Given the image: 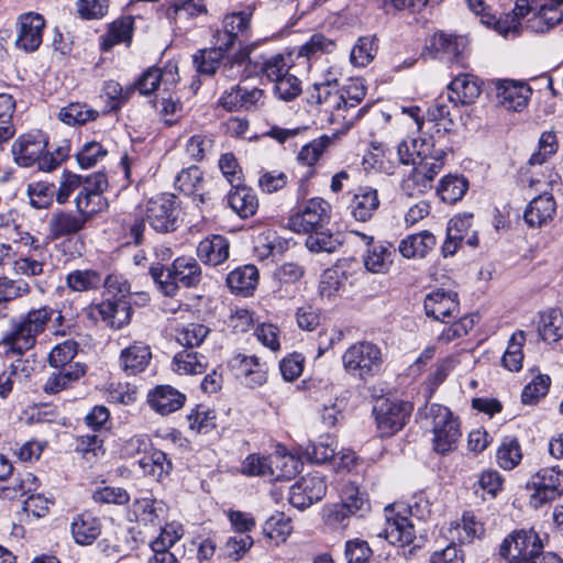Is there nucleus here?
I'll list each match as a JSON object with an SVG mask.
<instances>
[{
    "mask_svg": "<svg viewBox=\"0 0 563 563\" xmlns=\"http://www.w3.org/2000/svg\"><path fill=\"white\" fill-rule=\"evenodd\" d=\"M78 352V343L74 340H66L55 345L48 354V364L51 367L63 369L75 365L71 363Z\"/></svg>",
    "mask_w": 563,
    "mask_h": 563,
    "instance_id": "6e6d98bb",
    "label": "nucleus"
},
{
    "mask_svg": "<svg viewBox=\"0 0 563 563\" xmlns=\"http://www.w3.org/2000/svg\"><path fill=\"white\" fill-rule=\"evenodd\" d=\"M86 365L75 363L70 367L63 369L56 368L46 379L43 385V391L47 395H56L65 389L73 387L85 374Z\"/></svg>",
    "mask_w": 563,
    "mask_h": 563,
    "instance_id": "c85d7f7f",
    "label": "nucleus"
},
{
    "mask_svg": "<svg viewBox=\"0 0 563 563\" xmlns=\"http://www.w3.org/2000/svg\"><path fill=\"white\" fill-rule=\"evenodd\" d=\"M66 282L74 291H88L106 287V278L93 269L73 271L67 275Z\"/></svg>",
    "mask_w": 563,
    "mask_h": 563,
    "instance_id": "79ce46f5",
    "label": "nucleus"
},
{
    "mask_svg": "<svg viewBox=\"0 0 563 563\" xmlns=\"http://www.w3.org/2000/svg\"><path fill=\"white\" fill-rule=\"evenodd\" d=\"M307 101L319 106L330 114L332 122L342 121L347 128L352 126L365 112V107L354 111V104L347 107L344 95L336 88L312 84L307 89Z\"/></svg>",
    "mask_w": 563,
    "mask_h": 563,
    "instance_id": "39448f33",
    "label": "nucleus"
},
{
    "mask_svg": "<svg viewBox=\"0 0 563 563\" xmlns=\"http://www.w3.org/2000/svg\"><path fill=\"white\" fill-rule=\"evenodd\" d=\"M308 234L306 246L310 252L333 253L341 246V241L329 232L316 230Z\"/></svg>",
    "mask_w": 563,
    "mask_h": 563,
    "instance_id": "338daca9",
    "label": "nucleus"
},
{
    "mask_svg": "<svg viewBox=\"0 0 563 563\" xmlns=\"http://www.w3.org/2000/svg\"><path fill=\"white\" fill-rule=\"evenodd\" d=\"M228 49L229 48H222L221 45H217L210 49L199 51L194 56L197 70L200 74L213 75L220 68Z\"/></svg>",
    "mask_w": 563,
    "mask_h": 563,
    "instance_id": "09e8293b",
    "label": "nucleus"
},
{
    "mask_svg": "<svg viewBox=\"0 0 563 563\" xmlns=\"http://www.w3.org/2000/svg\"><path fill=\"white\" fill-rule=\"evenodd\" d=\"M529 12L519 20L526 19V27L532 33H545L563 22V0H544L539 5L529 2ZM521 23V21H519ZM522 24H520V30Z\"/></svg>",
    "mask_w": 563,
    "mask_h": 563,
    "instance_id": "f3484780",
    "label": "nucleus"
},
{
    "mask_svg": "<svg viewBox=\"0 0 563 563\" xmlns=\"http://www.w3.org/2000/svg\"><path fill=\"white\" fill-rule=\"evenodd\" d=\"M418 413L426 420V424L431 427L433 449L437 453L446 454L456 448L461 438L460 424L448 407L431 404L424 406Z\"/></svg>",
    "mask_w": 563,
    "mask_h": 563,
    "instance_id": "20e7f679",
    "label": "nucleus"
},
{
    "mask_svg": "<svg viewBox=\"0 0 563 563\" xmlns=\"http://www.w3.org/2000/svg\"><path fill=\"white\" fill-rule=\"evenodd\" d=\"M220 104L229 111L253 110L264 103V91L260 88L240 86L225 91L220 98Z\"/></svg>",
    "mask_w": 563,
    "mask_h": 563,
    "instance_id": "5701e85b",
    "label": "nucleus"
},
{
    "mask_svg": "<svg viewBox=\"0 0 563 563\" xmlns=\"http://www.w3.org/2000/svg\"><path fill=\"white\" fill-rule=\"evenodd\" d=\"M532 507L539 508L563 494V470L560 466L540 468L526 485Z\"/></svg>",
    "mask_w": 563,
    "mask_h": 563,
    "instance_id": "6e6552de",
    "label": "nucleus"
},
{
    "mask_svg": "<svg viewBox=\"0 0 563 563\" xmlns=\"http://www.w3.org/2000/svg\"><path fill=\"white\" fill-rule=\"evenodd\" d=\"M130 286L117 275H108V320L112 328H122L131 319L132 307L129 300Z\"/></svg>",
    "mask_w": 563,
    "mask_h": 563,
    "instance_id": "f8f14e48",
    "label": "nucleus"
},
{
    "mask_svg": "<svg viewBox=\"0 0 563 563\" xmlns=\"http://www.w3.org/2000/svg\"><path fill=\"white\" fill-rule=\"evenodd\" d=\"M424 313L428 318L442 323H450L460 316L457 294L452 290L438 288L426 295L423 300Z\"/></svg>",
    "mask_w": 563,
    "mask_h": 563,
    "instance_id": "a211bd4d",
    "label": "nucleus"
},
{
    "mask_svg": "<svg viewBox=\"0 0 563 563\" xmlns=\"http://www.w3.org/2000/svg\"><path fill=\"white\" fill-rule=\"evenodd\" d=\"M47 146L46 134L35 130L20 135L12 144L11 153L20 167H31L36 164L40 169V163L44 158Z\"/></svg>",
    "mask_w": 563,
    "mask_h": 563,
    "instance_id": "dca6fc26",
    "label": "nucleus"
},
{
    "mask_svg": "<svg viewBox=\"0 0 563 563\" xmlns=\"http://www.w3.org/2000/svg\"><path fill=\"white\" fill-rule=\"evenodd\" d=\"M454 100L448 96H439L428 108L427 115L430 121L442 123L444 129L453 124L452 112Z\"/></svg>",
    "mask_w": 563,
    "mask_h": 563,
    "instance_id": "680f3d73",
    "label": "nucleus"
},
{
    "mask_svg": "<svg viewBox=\"0 0 563 563\" xmlns=\"http://www.w3.org/2000/svg\"><path fill=\"white\" fill-rule=\"evenodd\" d=\"M468 183L464 177L448 175L443 177L438 187V195L443 202L453 205L466 194Z\"/></svg>",
    "mask_w": 563,
    "mask_h": 563,
    "instance_id": "49530a36",
    "label": "nucleus"
},
{
    "mask_svg": "<svg viewBox=\"0 0 563 563\" xmlns=\"http://www.w3.org/2000/svg\"><path fill=\"white\" fill-rule=\"evenodd\" d=\"M357 235H360L366 244V250L362 255L366 271L373 274L387 273L393 263L390 246L382 242L375 243L373 236H367L364 233L357 232Z\"/></svg>",
    "mask_w": 563,
    "mask_h": 563,
    "instance_id": "b1692460",
    "label": "nucleus"
},
{
    "mask_svg": "<svg viewBox=\"0 0 563 563\" xmlns=\"http://www.w3.org/2000/svg\"><path fill=\"white\" fill-rule=\"evenodd\" d=\"M543 549L540 536L533 529L514 531L500 545V555L510 563H527Z\"/></svg>",
    "mask_w": 563,
    "mask_h": 563,
    "instance_id": "9b49d317",
    "label": "nucleus"
},
{
    "mask_svg": "<svg viewBox=\"0 0 563 563\" xmlns=\"http://www.w3.org/2000/svg\"><path fill=\"white\" fill-rule=\"evenodd\" d=\"M336 49L333 38L322 33H314L297 51L298 58H306L308 62L320 58L324 54H331Z\"/></svg>",
    "mask_w": 563,
    "mask_h": 563,
    "instance_id": "ea45409f",
    "label": "nucleus"
},
{
    "mask_svg": "<svg viewBox=\"0 0 563 563\" xmlns=\"http://www.w3.org/2000/svg\"><path fill=\"white\" fill-rule=\"evenodd\" d=\"M497 104L508 111H521L527 107L532 90L525 81L514 79L493 80Z\"/></svg>",
    "mask_w": 563,
    "mask_h": 563,
    "instance_id": "6ab92c4d",
    "label": "nucleus"
},
{
    "mask_svg": "<svg viewBox=\"0 0 563 563\" xmlns=\"http://www.w3.org/2000/svg\"><path fill=\"white\" fill-rule=\"evenodd\" d=\"M430 45L437 52L445 53L457 59L463 52L464 40L462 37L439 32L432 35Z\"/></svg>",
    "mask_w": 563,
    "mask_h": 563,
    "instance_id": "e2e57ef3",
    "label": "nucleus"
},
{
    "mask_svg": "<svg viewBox=\"0 0 563 563\" xmlns=\"http://www.w3.org/2000/svg\"><path fill=\"white\" fill-rule=\"evenodd\" d=\"M179 80L176 63L168 62L163 68H147L136 82V88L142 95H150L163 87L168 92Z\"/></svg>",
    "mask_w": 563,
    "mask_h": 563,
    "instance_id": "4be33fe9",
    "label": "nucleus"
},
{
    "mask_svg": "<svg viewBox=\"0 0 563 563\" xmlns=\"http://www.w3.org/2000/svg\"><path fill=\"white\" fill-rule=\"evenodd\" d=\"M143 474L161 481L165 475L172 471V462L167 460L163 451L155 450L148 455H144L137 462Z\"/></svg>",
    "mask_w": 563,
    "mask_h": 563,
    "instance_id": "c03bdc74",
    "label": "nucleus"
},
{
    "mask_svg": "<svg viewBox=\"0 0 563 563\" xmlns=\"http://www.w3.org/2000/svg\"><path fill=\"white\" fill-rule=\"evenodd\" d=\"M70 530L76 543L87 545L101 533V522L92 512L84 511L73 519Z\"/></svg>",
    "mask_w": 563,
    "mask_h": 563,
    "instance_id": "2f4dec72",
    "label": "nucleus"
},
{
    "mask_svg": "<svg viewBox=\"0 0 563 563\" xmlns=\"http://www.w3.org/2000/svg\"><path fill=\"white\" fill-rule=\"evenodd\" d=\"M147 399L153 410L166 416L179 410L185 405L186 396L169 385H159L148 393Z\"/></svg>",
    "mask_w": 563,
    "mask_h": 563,
    "instance_id": "a878e982",
    "label": "nucleus"
},
{
    "mask_svg": "<svg viewBox=\"0 0 563 563\" xmlns=\"http://www.w3.org/2000/svg\"><path fill=\"white\" fill-rule=\"evenodd\" d=\"M253 12L245 9L228 13L222 19V29L214 34L216 45L222 48H231L241 36H247L251 30V18Z\"/></svg>",
    "mask_w": 563,
    "mask_h": 563,
    "instance_id": "412c9836",
    "label": "nucleus"
},
{
    "mask_svg": "<svg viewBox=\"0 0 563 563\" xmlns=\"http://www.w3.org/2000/svg\"><path fill=\"white\" fill-rule=\"evenodd\" d=\"M525 342V334L522 331L516 332L511 335L506 352L503 356V365L511 371L517 372L522 367L523 353L522 345Z\"/></svg>",
    "mask_w": 563,
    "mask_h": 563,
    "instance_id": "bf43d9fd",
    "label": "nucleus"
},
{
    "mask_svg": "<svg viewBox=\"0 0 563 563\" xmlns=\"http://www.w3.org/2000/svg\"><path fill=\"white\" fill-rule=\"evenodd\" d=\"M522 453L519 441L512 437H506L497 450V463L506 470H514L521 461Z\"/></svg>",
    "mask_w": 563,
    "mask_h": 563,
    "instance_id": "864d4df0",
    "label": "nucleus"
},
{
    "mask_svg": "<svg viewBox=\"0 0 563 563\" xmlns=\"http://www.w3.org/2000/svg\"><path fill=\"white\" fill-rule=\"evenodd\" d=\"M208 333L209 329L203 324L189 323L177 330L176 340L180 345L191 350L195 346H199Z\"/></svg>",
    "mask_w": 563,
    "mask_h": 563,
    "instance_id": "69168bd1",
    "label": "nucleus"
},
{
    "mask_svg": "<svg viewBox=\"0 0 563 563\" xmlns=\"http://www.w3.org/2000/svg\"><path fill=\"white\" fill-rule=\"evenodd\" d=\"M386 526L383 533L391 544L400 547L409 545L416 538L413 523L408 518L409 507L402 504H395L385 507Z\"/></svg>",
    "mask_w": 563,
    "mask_h": 563,
    "instance_id": "ddd939ff",
    "label": "nucleus"
},
{
    "mask_svg": "<svg viewBox=\"0 0 563 563\" xmlns=\"http://www.w3.org/2000/svg\"><path fill=\"white\" fill-rule=\"evenodd\" d=\"M241 473L245 476L273 477V459L256 453L250 454L242 462Z\"/></svg>",
    "mask_w": 563,
    "mask_h": 563,
    "instance_id": "5fc2aeb1",
    "label": "nucleus"
},
{
    "mask_svg": "<svg viewBox=\"0 0 563 563\" xmlns=\"http://www.w3.org/2000/svg\"><path fill=\"white\" fill-rule=\"evenodd\" d=\"M37 487V477L30 472H25L14 477L10 484L0 487V499L16 500L36 492Z\"/></svg>",
    "mask_w": 563,
    "mask_h": 563,
    "instance_id": "e433bc0d",
    "label": "nucleus"
},
{
    "mask_svg": "<svg viewBox=\"0 0 563 563\" xmlns=\"http://www.w3.org/2000/svg\"><path fill=\"white\" fill-rule=\"evenodd\" d=\"M412 411V405L404 400L385 399L375 408L377 429L382 437H391L407 423Z\"/></svg>",
    "mask_w": 563,
    "mask_h": 563,
    "instance_id": "2eb2a0df",
    "label": "nucleus"
},
{
    "mask_svg": "<svg viewBox=\"0 0 563 563\" xmlns=\"http://www.w3.org/2000/svg\"><path fill=\"white\" fill-rule=\"evenodd\" d=\"M435 244V236L430 231H421L401 240L398 250L406 258H423Z\"/></svg>",
    "mask_w": 563,
    "mask_h": 563,
    "instance_id": "72a5a7b5",
    "label": "nucleus"
},
{
    "mask_svg": "<svg viewBox=\"0 0 563 563\" xmlns=\"http://www.w3.org/2000/svg\"><path fill=\"white\" fill-rule=\"evenodd\" d=\"M378 207V194L372 187L358 188L350 203L351 214L355 220L363 222L369 220Z\"/></svg>",
    "mask_w": 563,
    "mask_h": 563,
    "instance_id": "473e14b6",
    "label": "nucleus"
},
{
    "mask_svg": "<svg viewBox=\"0 0 563 563\" xmlns=\"http://www.w3.org/2000/svg\"><path fill=\"white\" fill-rule=\"evenodd\" d=\"M189 428L196 433H207L216 427V416L207 407L199 405L187 416Z\"/></svg>",
    "mask_w": 563,
    "mask_h": 563,
    "instance_id": "774afa93",
    "label": "nucleus"
},
{
    "mask_svg": "<svg viewBox=\"0 0 563 563\" xmlns=\"http://www.w3.org/2000/svg\"><path fill=\"white\" fill-rule=\"evenodd\" d=\"M172 366L179 375H198L207 369L208 362L202 354L185 349L175 354Z\"/></svg>",
    "mask_w": 563,
    "mask_h": 563,
    "instance_id": "4c0bfd02",
    "label": "nucleus"
},
{
    "mask_svg": "<svg viewBox=\"0 0 563 563\" xmlns=\"http://www.w3.org/2000/svg\"><path fill=\"white\" fill-rule=\"evenodd\" d=\"M30 291L31 287L24 279H11L7 276L0 277V305L21 298Z\"/></svg>",
    "mask_w": 563,
    "mask_h": 563,
    "instance_id": "0e129e2a",
    "label": "nucleus"
},
{
    "mask_svg": "<svg viewBox=\"0 0 563 563\" xmlns=\"http://www.w3.org/2000/svg\"><path fill=\"white\" fill-rule=\"evenodd\" d=\"M26 194L30 205L35 209H47L53 205L55 184L47 180H38L27 184Z\"/></svg>",
    "mask_w": 563,
    "mask_h": 563,
    "instance_id": "a18cd8bd",
    "label": "nucleus"
},
{
    "mask_svg": "<svg viewBox=\"0 0 563 563\" xmlns=\"http://www.w3.org/2000/svg\"><path fill=\"white\" fill-rule=\"evenodd\" d=\"M150 274L161 292L174 297L179 286L196 288L202 280V269L198 261L189 256H179L173 261L167 269L162 266H152Z\"/></svg>",
    "mask_w": 563,
    "mask_h": 563,
    "instance_id": "7ed1b4c3",
    "label": "nucleus"
},
{
    "mask_svg": "<svg viewBox=\"0 0 563 563\" xmlns=\"http://www.w3.org/2000/svg\"><path fill=\"white\" fill-rule=\"evenodd\" d=\"M152 357L150 347L135 343L122 350L120 363L125 372L135 374L145 369Z\"/></svg>",
    "mask_w": 563,
    "mask_h": 563,
    "instance_id": "58836bf2",
    "label": "nucleus"
},
{
    "mask_svg": "<svg viewBox=\"0 0 563 563\" xmlns=\"http://www.w3.org/2000/svg\"><path fill=\"white\" fill-rule=\"evenodd\" d=\"M346 275L338 267L328 268L321 275L319 283V295L331 300L345 290Z\"/></svg>",
    "mask_w": 563,
    "mask_h": 563,
    "instance_id": "a19ab883",
    "label": "nucleus"
},
{
    "mask_svg": "<svg viewBox=\"0 0 563 563\" xmlns=\"http://www.w3.org/2000/svg\"><path fill=\"white\" fill-rule=\"evenodd\" d=\"M377 48L376 38L374 36L360 37L351 51V63L360 67L368 65L374 59Z\"/></svg>",
    "mask_w": 563,
    "mask_h": 563,
    "instance_id": "13d9d810",
    "label": "nucleus"
},
{
    "mask_svg": "<svg viewBox=\"0 0 563 563\" xmlns=\"http://www.w3.org/2000/svg\"><path fill=\"white\" fill-rule=\"evenodd\" d=\"M106 175L102 172L88 176L81 191L76 197L79 214L59 211L52 216L48 222L49 235L53 239L76 234L84 229L88 217L102 210Z\"/></svg>",
    "mask_w": 563,
    "mask_h": 563,
    "instance_id": "f03ea898",
    "label": "nucleus"
},
{
    "mask_svg": "<svg viewBox=\"0 0 563 563\" xmlns=\"http://www.w3.org/2000/svg\"><path fill=\"white\" fill-rule=\"evenodd\" d=\"M292 531L290 518L284 512L272 515L263 525V533L277 544L285 542Z\"/></svg>",
    "mask_w": 563,
    "mask_h": 563,
    "instance_id": "3c124183",
    "label": "nucleus"
},
{
    "mask_svg": "<svg viewBox=\"0 0 563 563\" xmlns=\"http://www.w3.org/2000/svg\"><path fill=\"white\" fill-rule=\"evenodd\" d=\"M134 512L139 522L157 526L164 520L165 507L162 501L143 498L135 503Z\"/></svg>",
    "mask_w": 563,
    "mask_h": 563,
    "instance_id": "de8ad7c7",
    "label": "nucleus"
},
{
    "mask_svg": "<svg viewBox=\"0 0 563 563\" xmlns=\"http://www.w3.org/2000/svg\"><path fill=\"white\" fill-rule=\"evenodd\" d=\"M481 93L482 84L477 77L471 74H461L449 85V95L454 100V106L472 104Z\"/></svg>",
    "mask_w": 563,
    "mask_h": 563,
    "instance_id": "bb28decb",
    "label": "nucleus"
},
{
    "mask_svg": "<svg viewBox=\"0 0 563 563\" xmlns=\"http://www.w3.org/2000/svg\"><path fill=\"white\" fill-rule=\"evenodd\" d=\"M51 322L55 335L65 336L75 327L71 317H67L62 310L44 305L11 318L9 329L3 333L1 343L11 352L23 355L36 345L37 336L46 331Z\"/></svg>",
    "mask_w": 563,
    "mask_h": 563,
    "instance_id": "f257e3e1",
    "label": "nucleus"
},
{
    "mask_svg": "<svg viewBox=\"0 0 563 563\" xmlns=\"http://www.w3.org/2000/svg\"><path fill=\"white\" fill-rule=\"evenodd\" d=\"M329 143V137H320L318 140H313L312 142L303 145L300 148L297 155V161L301 165L309 167L306 177L312 176L313 170L311 168L319 161L320 156L322 155L323 151L325 150Z\"/></svg>",
    "mask_w": 563,
    "mask_h": 563,
    "instance_id": "052dcab7",
    "label": "nucleus"
},
{
    "mask_svg": "<svg viewBox=\"0 0 563 563\" xmlns=\"http://www.w3.org/2000/svg\"><path fill=\"white\" fill-rule=\"evenodd\" d=\"M325 492L327 485L323 476L313 473L301 477L290 487L288 499L294 507L305 509L322 499Z\"/></svg>",
    "mask_w": 563,
    "mask_h": 563,
    "instance_id": "aec40b11",
    "label": "nucleus"
},
{
    "mask_svg": "<svg viewBox=\"0 0 563 563\" xmlns=\"http://www.w3.org/2000/svg\"><path fill=\"white\" fill-rule=\"evenodd\" d=\"M538 331L543 341L554 343L563 338V313L551 309L541 314Z\"/></svg>",
    "mask_w": 563,
    "mask_h": 563,
    "instance_id": "37998d69",
    "label": "nucleus"
},
{
    "mask_svg": "<svg viewBox=\"0 0 563 563\" xmlns=\"http://www.w3.org/2000/svg\"><path fill=\"white\" fill-rule=\"evenodd\" d=\"M383 362L380 347L368 341L355 342L342 354L345 373L361 380H366L378 374Z\"/></svg>",
    "mask_w": 563,
    "mask_h": 563,
    "instance_id": "423d86ee",
    "label": "nucleus"
},
{
    "mask_svg": "<svg viewBox=\"0 0 563 563\" xmlns=\"http://www.w3.org/2000/svg\"><path fill=\"white\" fill-rule=\"evenodd\" d=\"M208 12L205 0H177L167 11V15L176 24H181L188 18Z\"/></svg>",
    "mask_w": 563,
    "mask_h": 563,
    "instance_id": "8fccbe9b",
    "label": "nucleus"
},
{
    "mask_svg": "<svg viewBox=\"0 0 563 563\" xmlns=\"http://www.w3.org/2000/svg\"><path fill=\"white\" fill-rule=\"evenodd\" d=\"M98 114V111L88 108L85 103L71 102L60 109L58 118L67 125H80L96 120Z\"/></svg>",
    "mask_w": 563,
    "mask_h": 563,
    "instance_id": "603ef678",
    "label": "nucleus"
},
{
    "mask_svg": "<svg viewBox=\"0 0 563 563\" xmlns=\"http://www.w3.org/2000/svg\"><path fill=\"white\" fill-rule=\"evenodd\" d=\"M468 9L481 16V22L493 27L505 37H516L520 34L519 18L529 12V0H517L512 12L496 16L484 0H467Z\"/></svg>",
    "mask_w": 563,
    "mask_h": 563,
    "instance_id": "0eeeda50",
    "label": "nucleus"
},
{
    "mask_svg": "<svg viewBox=\"0 0 563 563\" xmlns=\"http://www.w3.org/2000/svg\"><path fill=\"white\" fill-rule=\"evenodd\" d=\"M175 189L203 202V173L195 165L184 168L175 178Z\"/></svg>",
    "mask_w": 563,
    "mask_h": 563,
    "instance_id": "c9c22d12",
    "label": "nucleus"
},
{
    "mask_svg": "<svg viewBox=\"0 0 563 563\" xmlns=\"http://www.w3.org/2000/svg\"><path fill=\"white\" fill-rule=\"evenodd\" d=\"M133 25L134 20L131 15H125L114 20L108 26V47L121 43L129 46L133 35Z\"/></svg>",
    "mask_w": 563,
    "mask_h": 563,
    "instance_id": "4d7b16f0",
    "label": "nucleus"
},
{
    "mask_svg": "<svg viewBox=\"0 0 563 563\" xmlns=\"http://www.w3.org/2000/svg\"><path fill=\"white\" fill-rule=\"evenodd\" d=\"M144 213L146 221L156 232L166 233L177 228L176 197L172 194H162L148 199Z\"/></svg>",
    "mask_w": 563,
    "mask_h": 563,
    "instance_id": "4468645a",
    "label": "nucleus"
},
{
    "mask_svg": "<svg viewBox=\"0 0 563 563\" xmlns=\"http://www.w3.org/2000/svg\"><path fill=\"white\" fill-rule=\"evenodd\" d=\"M258 283V271L254 265H244L233 269L227 277L229 288L242 296H250Z\"/></svg>",
    "mask_w": 563,
    "mask_h": 563,
    "instance_id": "f704fd0d",
    "label": "nucleus"
},
{
    "mask_svg": "<svg viewBox=\"0 0 563 563\" xmlns=\"http://www.w3.org/2000/svg\"><path fill=\"white\" fill-rule=\"evenodd\" d=\"M45 26L44 18L38 13H25L20 18V30L15 44L24 52L36 51L42 43Z\"/></svg>",
    "mask_w": 563,
    "mask_h": 563,
    "instance_id": "393cba45",
    "label": "nucleus"
},
{
    "mask_svg": "<svg viewBox=\"0 0 563 563\" xmlns=\"http://www.w3.org/2000/svg\"><path fill=\"white\" fill-rule=\"evenodd\" d=\"M330 214L331 207L328 201L312 198L290 216L287 227L296 233H312L329 222Z\"/></svg>",
    "mask_w": 563,
    "mask_h": 563,
    "instance_id": "9d476101",
    "label": "nucleus"
},
{
    "mask_svg": "<svg viewBox=\"0 0 563 563\" xmlns=\"http://www.w3.org/2000/svg\"><path fill=\"white\" fill-rule=\"evenodd\" d=\"M544 170L547 173L544 179L534 178V173L531 172L532 176L529 179L530 187H536L537 190H541L543 187L545 189L556 183L558 175L552 170V168L545 166ZM555 209L556 205L553 196L544 191L543 195H539L530 201L525 211L523 218L530 227H541L552 220Z\"/></svg>",
    "mask_w": 563,
    "mask_h": 563,
    "instance_id": "1a4fd4ad",
    "label": "nucleus"
},
{
    "mask_svg": "<svg viewBox=\"0 0 563 563\" xmlns=\"http://www.w3.org/2000/svg\"><path fill=\"white\" fill-rule=\"evenodd\" d=\"M445 155L443 148H437L432 140H422L418 152L419 162L415 166L434 179L444 166Z\"/></svg>",
    "mask_w": 563,
    "mask_h": 563,
    "instance_id": "7c9ffc66",
    "label": "nucleus"
},
{
    "mask_svg": "<svg viewBox=\"0 0 563 563\" xmlns=\"http://www.w3.org/2000/svg\"><path fill=\"white\" fill-rule=\"evenodd\" d=\"M230 242L220 234L205 238L197 246V256L208 265L217 266L229 258Z\"/></svg>",
    "mask_w": 563,
    "mask_h": 563,
    "instance_id": "cd10ccee",
    "label": "nucleus"
},
{
    "mask_svg": "<svg viewBox=\"0 0 563 563\" xmlns=\"http://www.w3.org/2000/svg\"><path fill=\"white\" fill-rule=\"evenodd\" d=\"M228 205L242 219L256 213L258 200L253 190L241 184L232 185L228 194Z\"/></svg>",
    "mask_w": 563,
    "mask_h": 563,
    "instance_id": "c756f323",
    "label": "nucleus"
}]
</instances>
